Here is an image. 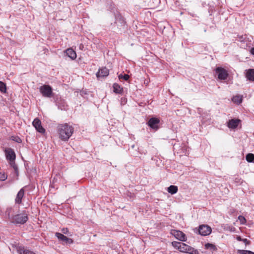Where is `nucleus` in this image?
<instances>
[{
	"mask_svg": "<svg viewBox=\"0 0 254 254\" xmlns=\"http://www.w3.org/2000/svg\"><path fill=\"white\" fill-rule=\"evenodd\" d=\"M205 248L206 249L210 250L212 251H214L217 250L216 246L212 244L207 243L205 245Z\"/></svg>",
	"mask_w": 254,
	"mask_h": 254,
	"instance_id": "obj_20",
	"label": "nucleus"
},
{
	"mask_svg": "<svg viewBox=\"0 0 254 254\" xmlns=\"http://www.w3.org/2000/svg\"><path fill=\"white\" fill-rule=\"evenodd\" d=\"M178 190V187L176 186L171 185L167 188V191L171 194H175L177 192Z\"/></svg>",
	"mask_w": 254,
	"mask_h": 254,
	"instance_id": "obj_17",
	"label": "nucleus"
},
{
	"mask_svg": "<svg viewBox=\"0 0 254 254\" xmlns=\"http://www.w3.org/2000/svg\"><path fill=\"white\" fill-rule=\"evenodd\" d=\"M109 70L106 67H103L99 69V71L96 74L97 77H106L109 75Z\"/></svg>",
	"mask_w": 254,
	"mask_h": 254,
	"instance_id": "obj_13",
	"label": "nucleus"
},
{
	"mask_svg": "<svg viewBox=\"0 0 254 254\" xmlns=\"http://www.w3.org/2000/svg\"><path fill=\"white\" fill-rule=\"evenodd\" d=\"M215 72L218 75V79L220 80H225L228 76L227 71L221 67H217L215 69Z\"/></svg>",
	"mask_w": 254,
	"mask_h": 254,
	"instance_id": "obj_5",
	"label": "nucleus"
},
{
	"mask_svg": "<svg viewBox=\"0 0 254 254\" xmlns=\"http://www.w3.org/2000/svg\"><path fill=\"white\" fill-rule=\"evenodd\" d=\"M179 251L182 253H188L190 254H198V251L194 248L185 244L181 243L179 248Z\"/></svg>",
	"mask_w": 254,
	"mask_h": 254,
	"instance_id": "obj_2",
	"label": "nucleus"
},
{
	"mask_svg": "<svg viewBox=\"0 0 254 254\" xmlns=\"http://www.w3.org/2000/svg\"><path fill=\"white\" fill-rule=\"evenodd\" d=\"M242 242H243L246 245H250V242L248 241L247 239H244Z\"/></svg>",
	"mask_w": 254,
	"mask_h": 254,
	"instance_id": "obj_31",
	"label": "nucleus"
},
{
	"mask_svg": "<svg viewBox=\"0 0 254 254\" xmlns=\"http://www.w3.org/2000/svg\"><path fill=\"white\" fill-rule=\"evenodd\" d=\"M56 236L60 240L64 242L66 244H70L73 243V240L64 236L63 234L60 233H56L55 234Z\"/></svg>",
	"mask_w": 254,
	"mask_h": 254,
	"instance_id": "obj_9",
	"label": "nucleus"
},
{
	"mask_svg": "<svg viewBox=\"0 0 254 254\" xmlns=\"http://www.w3.org/2000/svg\"><path fill=\"white\" fill-rule=\"evenodd\" d=\"M246 77L250 81H254V69H249L247 70Z\"/></svg>",
	"mask_w": 254,
	"mask_h": 254,
	"instance_id": "obj_14",
	"label": "nucleus"
},
{
	"mask_svg": "<svg viewBox=\"0 0 254 254\" xmlns=\"http://www.w3.org/2000/svg\"><path fill=\"white\" fill-rule=\"evenodd\" d=\"M160 121L157 118H151L148 122V125L151 128L153 129H157L158 128V124H159Z\"/></svg>",
	"mask_w": 254,
	"mask_h": 254,
	"instance_id": "obj_11",
	"label": "nucleus"
},
{
	"mask_svg": "<svg viewBox=\"0 0 254 254\" xmlns=\"http://www.w3.org/2000/svg\"><path fill=\"white\" fill-rule=\"evenodd\" d=\"M236 239L238 241H243L244 239H242L240 236H237Z\"/></svg>",
	"mask_w": 254,
	"mask_h": 254,
	"instance_id": "obj_32",
	"label": "nucleus"
},
{
	"mask_svg": "<svg viewBox=\"0 0 254 254\" xmlns=\"http://www.w3.org/2000/svg\"><path fill=\"white\" fill-rule=\"evenodd\" d=\"M6 91V85L2 81H0V91L5 93Z\"/></svg>",
	"mask_w": 254,
	"mask_h": 254,
	"instance_id": "obj_24",
	"label": "nucleus"
},
{
	"mask_svg": "<svg viewBox=\"0 0 254 254\" xmlns=\"http://www.w3.org/2000/svg\"><path fill=\"white\" fill-rule=\"evenodd\" d=\"M62 232H63V233H64V234H66V232H67V228H65V229H64H64H63L62 230Z\"/></svg>",
	"mask_w": 254,
	"mask_h": 254,
	"instance_id": "obj_34",
	"label": "nucleus"
},
{
	"mask_svg": "<svg viewBox=\"0 0 254 254\" xmlns=\"http://www.w3.org/2000/svg\"><path fill=\"white\" fill-rule=\"evenodd\" d=\"M39 90L44 97H51L52 96L53 93L52 89L49 85H44L40 86Z\"/></svg>",
	"mask_w": 254,
	"mask_h": 254,
	"instance_id": "obj_4",
	"label": "nucleus"
},
{
	"mask_svg": "<svg viewBox=\"0 0 254 254\" xmlns=\"http://www.w3.org/2000/svg\"><path fill=\"white\" fill-rule=\"evenodd\" d=\"M238 219L242 224H244L246 222L245 218L243 216H239L238 217Z\"/></svg>",
	"mask_w": 254,
	"mask_h": 254,
	"instance_id": "obj_28",
	"label": "nucleus"
},
{
	"mask_svg": "<svg viewBox=\"0 0 254 254\" xmlns=\"http://www.w3.org/2000/svg\"><path fill=\"white\" fill-rule=\"evenodd\" d=\"M240 122L239 119H231L227 123V126L229 128L234 129L238 126Z\"/></svg>",
	"mask_w": 254,
	"mask_h": 254,
	"instance_id": "obj_12",
	"label": "nucleus"
},
{
	"mask_svg": "<svg viewBox=\"0 0 254 254\" xmlns=\"http://www.w3.org/2000/svg\"><path fill=\"white\" fill-rule=\"evenodd\" d=\"M18 251L20 254H36L33 251L25 249L24 248H19Z\"/></svg>",
	"mask_w": 254,
	"mask_h": 254,
	"instance_id": "obj_18",
	"label": "nucleus"
},
{
	"mask_svg": "<svg viewBox=\"0 0 254 254\" xmlns=\"http://www.w3.org/2000/svg\"><path fill=\"white\" fill-rule=\"evenodd\" d=\"M181 243L176 241H174L172 242V246L177 249L179 250V248H180V245H181Z\"/></svg>",
	"mask_w": 254,
	"mask_h": 254,
	"instance_id": "obj_27",
	"label": "nucleus"
},
{
	"mask_svg": "<svg viewBox=\"0 0 254 254\" xmlns=\"http://www.w3.org/2000/svg\"><path fill=\"white\" fill-rule=\"evenodd\" d=\"M28 220V216L26 214H18L13 216L12 222L15 224H24Z\"/></svg>",
	"mask_w": 254,
	"mask_h": 254,
	"instance_id": "obj_3",
	"label": "nucleus"
},
{
	"mask_svg": "<svg viewBox=\"0 0 254 254\" xmlns=\"http://www.w3.org/2000/svg\"><path fill=\"white\" fill-rule=\"evenodd\" d=\"M24 191L23 189H21L18 192L17 196L15 198V202L17 203H20L21 199L24 195Z\"/></svg>",
	"mask_w": 254,
	"mask_h": 254,
	"instance_id": "obj_16",
	"label": "nucleus"
},
{
	"mask_svg": "<svg viewBox=\"0 0 254 254\" xmlns=\"http://www.w3.org/2000/svg\"><path fill=\"white\" fill-rule=\"evenodd\" d=\"M10 166L14 169L15 173L18 174V167L15 163V160L9 161Z\"/></svg>",
	"mask_w": 254,
	"mask_h": 254,
	"instance_id": "obj_23",
	"label": "nucleus"
},
{
	"mask_svg": "<svg viewBox=\"0 0 254 254\" xmlns=\"http://www.w3.org/2000/svg\"><path fill=\"white\" fill-rule=\"evenodd\" d=\"M6 158L9 161L15 160L16 155L13 150L11 148L5 150Z\"/></svg>",
	"mask_w": 254,
	"mask_h": 254,
	"instance_id": "obj_10",
	"label": "nucleus"
},
{
	"mask_svg": "<svg viewBox=\"0 0 254 254\" xmlns=\"http://www.w3.org/2000/svg\"><path fill=\"white\" fill-rule=\"evenodd\" d=\"M171 234L173 235L177 239L181 241H186V235L182 231L176 230H172L171 231Z\"/></svg>",
	"mask_w": 254,
	"mask_h": 254,
	"instance_id": "obj_6",
	"label": "nucleus"
},
{
	"mask_svg": "<svg viewBox=\"0 0 254 254\" xmlns=\"http://www.w3.org/2000/svg\"><path fill=\"white\" fill-rule=\"evenodd\" d=\"M239 254H254V252L250 251L239 250L238 251Z\"/></svg>",
	"mask_w": 254,
	"mask_h": 254,
	"instance_id": "obj_25",
	"label": "nucleus"
},
{
	"mask_svg": "<svg viewBox=\"0 0 254 254\" xmlns=\"http://www.w3.org/2000/svg\"><path fill=\"white\" fill-rule=\"evenodd\" d=\"M131 147H132V148H133L134 147V145H132V146H131Z\"/></svg>",
	"mask_w": 254,
	"mask_h": 254,
	"instance_id": "obj_36",
	"label": "nucleus"
},
{
	"mask_svg": "<svg viewBox=\"0 0 254 254\" xmlns=\"http://www.w3.org/2000/svg\"><path fill=\"white\" fill-rule=\"evenodd\" d=\"M32 125L39 132L44 133L45 132V129L41 126V122L38 118L34 120Z\"/></svg>",
	"mask_w": 254,
	"mask_h": 254,
	"instance_id": "obj_8",
	"label": "nucleus"
},
{
	"mask_svg": "<svg viewBox=\"0 0 254 254\" xmlns=\"http://www.w3.org/2000/svg\"><path fill=\"white\" fill-rule=\"evenodd\" d=\"M13 140H15V141H16L17 142H18V143H19L21 141V139L19 137H17L16 139H13Z\"/></svg>",
	"mask_w": 254,
	"mask_h": 254,
	"instance_id": "obj_33",
	"label": "nucleus"
},
{
	"mask_svg": "<svg viewBox=\"0 0 254 254\" xmlns=\"http://www.w3.org/2000/svg\"><path fill=\"white\" fill-rule=\"evenodd\" d=\"M251 53L254 55V47L251 49Z\"/></svg>",
	"mask_w": 254,
	"mask_h": 254,
	"instance_id": "obj_35",
	"label": "nucleus"
},
{
	"mask_svg": "<svg viewBox=\"0 0 254 254\" xmlns=\"http://www.w3.org/2000/svg\"><path fill=\"white\" fill-rule=\"evenodd\" d=\"M66 55L72 60L76 58V52L72 49H68L65 51Z\"/></svg>",
	"mask_w": 254,
	"mask_h": 254,
	"instance_id": "obj_15",
	"label": "nucleus"
},
{
	"mask_svg": "<svg viewBox=\"0 0 254 254\" xmlns=\"http://www.w3.org/2000/svg\"><path fill=\"white\" fill-rule=\"evenodd\" d=\"M118 77L119 79H124L125 80L127 81L128 79L129 76L128 74H125L123 75L121 74L118 76Z\"/></svg>",
	"mask_w": 254,
	"mask_h": 254,
	"instance_id": "obj_26",
	"label": "nucleus"
},
{
	"mask_svg": "<svg viewBox=\"0 0 254 254\" xmlns=\"http://www.w3.org/2000/svg\"><path fill=\"white\" fill-rule=\"evenodd\" d=\"M232 100L234 103L237 104H240L242 102V96L236 95L232 98Z\"/></svg>",
	"mask_w": 254,
	"mask_h": 254,
	"instance_id": "obj_19",
	"label": "nucleus"
},
{
	"mask_svg": "<svg viewBox=\"0 0 254 254\" xmlns=\"http://www.w3.org/2000/svg\"><path fill=\"white\" fill-rule=\"evenodd\" d=\"M74 128L67 124H61L58 126V132L59 137L63 141H67L72 135Z\"/></svg>",
	"mask_w": 254,
	"mask_h": 254,
	"instance_id": "obj_1",
	"label": "nucleus"
},
{
	"mask_svg": "<svg viewBox=\"0 0 254 254\" xmlns=\"http://www.w3.org/2000/svg\"><path fill=\"white\" fill-rule=\"evenodd\" d=\"M114 91L116 93H120L123 89L117 83H115L113 85Z\"/></svg>",
	"mask_w": 254,
	"mask_h": 254,
	"instance_id": "obj_21",
	"label": "nucleus"
},
{
	"mask_svg": "<svg viewBox=\"0 0 254 254\" xmlns=\"http://www.w3.org/2000/svg\"><path fill=\"white\" fill-rule=\"evenodd\" d=\"M227 230H229L231 232H235V228L234 227H228V228H227Z\"/></svg>",
	"mask_w": 254,
	"mask_h": 254,
	"instance_id": "obj_30",
	"label": "nucleus"
},
{
	"mask_svg": "<svg viewBox=\"0 0 254 254\" xmlns=\"http://www.w3.org/2000/svg\"><path fill=\"white\" fill-rule=\"evenodd\" d=\"M7 179V175L5 174L0 173V180L4 181Z\"/></svg>",
	"mask_w": 254,
	"mask_h": 254,
	"instance_id": "obj_29",
	"label": "nucleus"
},
{
	"mask_svg": "<svg viewBox=\"0 0 254 254\" xmlns=\"http://www.w3.org/2000/svg\"><path fill=\"white\" fill-rule=\"evenodd\" d=\"M246 160L249 162H254V155L253 154L249 153L246 155Z\"/></svg>",
	"mask_w": 254,
	"mask_h": 254,
	"instance_id": "obj_22",
	"label": "nucleus"
},
{
	"mask_svg": "<svg viewBox=\"0 0 254 254\" xmlns=\"http://www.w3.org/2000/svg\"><path fill=\"white\" fill-rule=\"evenodd\" d=\"M199 234L202 236H207L211 232V228L208 225H202L199 227Z\"/></svg>",
	"mask_w": 254,
	"mask_h": 254,
	"instance_id": "obj_7",
	"label": "nucleus"
}]
</instances>
